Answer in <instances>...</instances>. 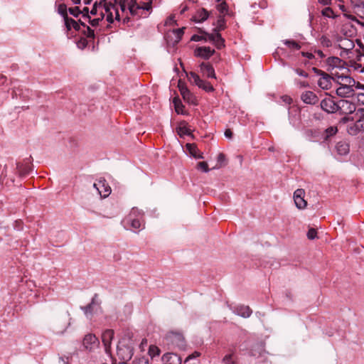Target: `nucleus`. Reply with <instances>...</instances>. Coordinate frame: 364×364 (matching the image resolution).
Wrapping results in <instances>:
<instances>
[{"mask_svg":"<svg viewBox=\"0 0 364 364\" xmlns=\"http://www.w3.org/2000/svg\"><path fill=\"white\" fill-rule=\"evenodd\" d=\"M214 25L215 27L212 33L203 32L205 36L208 37V40L213 43L218 49H221L225 46V40L222 38L220 31L225 30L226 28V21L223 16H219L216 23Z\"/></svg>","mask_w":364,"mask_h":364,"instance_id":"1","label":"nucleus"},{"mask_svg":"<svg viewBox=\"0 0 364 364\" xmlns=\"http://www.w3.org/2000/svg\"><path fill=\"white\" fill-rule=\"evenodd\" d=\"M134 341L129 338L121 340L117 347V354L123 361H129L134 354Z\"/></svg>","mask_w":364,"mask_h":364,"instance_id":"2","label":"nucleus"},{"mask_svg":"<svg viewBox=\"0 0 364 364\" xmlns=\"http://www.w3.org/2000/svg\"><path fill=\"white\" fill-rule=\"evenodd\" d=\"M166 344L171 348L183 347L184 346V338L183 335L178 332H168L164 338Z\"/></svg>","mask_w":364,"mask_h":364,"instance_id":"3","label":"nucleus"},{"mask_svg":"<svg viewBox=\"0 0 364 364\" xmlns=\"http://www.w3.org/2000/svg\"><path fill=\"white\" fill-rule=\"evenodd\" d=\"M141 218L142 214L140 211L137 208H132L125 220L127 223L130 224L133 229L137 230L142 225Z\"/></svg>","mask_w":364,"mask_h":364,"instance_id":"4","label":"nucleus"},{"mask_svg":"<svg viewBox=\"0 0 364 364\" xmlns=\"http://www.w3.org/2000/svg\"><path fill=\"white\" fill-rule=\"evenodd\" d=\"M103 10L105 16L106 15V20L112 23L114 21L113 13L112 11L115 12V19L119 21V14L118 9L116 8L115 5L112 3H106V0H103Z\"/></svg>","mask_w":364,"mask_h":364,"instance_id":"5","label":"nucleus"},{"mask_svg":"<svg viewBox=\"0 0 364 364\" xmlns=\"http://www.w3.org/2000/svg\"><path fill=\"white\" fill-rule=\"evenodd\" d=\"M313 70L317 75H321V77L319 78V80L318 81V86L323 90L330 89L331 87L332 77L327 73H324L323 71H322L316 68H313Z\"/></svg>","mask_w":364,"mask_h":364,"instance_id":"6","label":"nucleus"},{"mask_svg":"<svg viewBox=\"0 0 364 364\" xmlns=\"http://www.w3.org/2000/svg\"><path fill=\"white\" fill-rule=\"evenodd\" d=\"M355 111V105L346 100L338 101V112L342 114H348Z\"/></svg>","mask_w":364,"mask_h":364,"instance_id":"7","label":"nucleus"},{"mask_svg":"<svg viewBox=\"0 0 364 364\" xmlns=\"http://www.w3.org/2000/svg\"><path fill=\"white\" fill-rule=\"evenodd\" d=\"M179 91L181 95H182L183 100L190 104H196V97L191 92V91L188 89L184 82L181 80L178 81V85Z\"/></svg>","mask_w":364,"mask_h":364,"instance_id":"8","label":"nucleus"},{"mask_svg":"<svg viewBox=\"0 0 364 364\" xmlns=\"http://www.w3.org/2000/svg\"><path fill=\"white\" fill-rule=\"evenodd\" d=\"M93 186L103 198L107 197L111 193V188L104 178H100L97 183L93 184Z\"/></svg>","mask_w":364,"mask_h":364,"instance_id":"9","label":"nucleus"},{"mask_svg":"<svg viewBox=\"0 0 364 364\" xmlns=\"http://www.w3.org/2000/svg\"><path fill=\"white\" fill-rule=\"evenodd\" d=\"M99 340L95 335L88 333L85 336L82 345L86 350H92L99 346Z\"/></svg>","mask_w":364,"mask_h":364,"instance_id":"10","label":"nucleus"},{"mask_svg":"<svg viewBox=\"0 0 364 364\" xmlns=\"http://www.w3.org/2000/svg\"><path fill=\"white\" fill-rule=\"evenodd\" d=\"M321 109L328 113H335L338 112V102H335L331 98H325L320 103Z\"/></svg>","mask_w":364,"mask_h":364,"instance_id":"11","label":"nucleus"},{"mask_svg":"<svg viewBox=\"0 0 364 364\" xmlns=\"http://www.w3.org/2000/svg\"><path fill=\"white\" fill-rule=\"evenodd\" d=\"M305 191L304 189H296L294 193V200L296 206L299 209H304L307 205V202L304 200Z\"/></svg>","mask_w":364,"mask_h":364,"instance_id":"12","label":"nucleus"},{"mask_svg":"<svg viewBox=\"0 0 364 364\" xmlns=\"http://www.w3.org/2000/svg\"><path fill=\"white\" fill-rule=\"evenodd\" d=\"M114 332L112 329H107L102 335V341L107 353H110L111 343L114 338Z\"/></svg>","mask_w":364,"mask_h":364,"instance_id":"13","label":"nucleus"},{"mask_svg":"<svg viewBox=\"0 0 364 364\" xmlns=\"http://www.w3.org/2000/svg\"><path fill=\"white\" fill-rule=\"evenodd\" d=\"M301 100L307 105H316L318 102V96L312 91H305L301 95Z\"/></svg>","mask_w":364,"mask_h":364,"instance_id":"14","label":"nucleus"},{"mask_svg":"<svg viewBox=\"0 0 364 364\" xmlns=\"http://www.w3.org/2000/svg\"><path fill=\"white\" fill-rule=\"evenodd\" d=\"M215 53L210 47H198L195 50V55L204 59H209Z\"/></svg>","mask_w":364,"mask_h":364,"instance_id":"15","label":"nucleus"},{"mask_svg":"<svg viewBox=\"0 0 364 364\" xmlns=\"http://www.w3.org/2000/svg\"><path fill=\"white\" fill-rule=\"evenodd\" d=\"M350 4L355 14L364 19V0H350Z\"/></svg>","mask_w":364,"mask_h":364,"instance_id":"16","label":"nucleus"},{"mask_svg":"<svg viewBox=\"0 0 364 364\" xmlns=\"http://www.w3.org/2000/svg\"><path fill=\"white\" fill-rule=\"evenodd\" d=\"M336 77H337L338 82L340 84V86H350V87H353V86L355 85V81L353 78L344 75L342 73L341 75H338L336 73H333Z\"/></svg>","mask_w":364,"mask_h":364,"instance_id":"17","label":"nucleus"},{"mask_svg":"<svg viewBox=\"0 0 364 364\" xmlns=\"http://www.w3.org/2000/svg\"><path fill=\"white\" fill-rule=\"evenodd\" d=\"M181 362L180 357L176 353H167L162 356L164 364H181Z\"/></svg>","mask_w":364,"mask_h":364,"instance_id":"18","label":"nucleus"},{"mask_svg":"<svg viewBox=\"0 0 364 364\" xmlns=\"http://www.w3.org/2000/svg\"><path fill=\"white\" fill-rule=\"evenodd\" d=\"M200 71L203 75L210 78H216L214 68L208 63H202L200 65Z\"/></svg>","mask_w":364,"mask_h":364,"instance_id":"19","label":"nucleus"},{"mask_svg":"<svg viewBox=\"0 0 364 364\" xmlns=\"http://www.w3.org/2000/svg\"><path fill=\"white\" fill-rule=\"evenodd\" d=\"M336 150L338 154L346 156L350 151V145L346 141H340L336 145Z\"/></svg>","mask_w":364,"mask_h":364,"instance_id":"20","label":"nucleus"},{"mask_svg":"<svg viewBox=\"0 0 364 364\" xmlns=\"http://www.w3.org/2000/svg\"><path fill=\"white\" fill-rule=\"evenodd\" d=\"M353 89L350 86H339L336 90V94L342 97H348L353 95Z\"/></svg>","mask_w":364,"mask_h":364,"instance_id":"21","label":"nucleus"},{"mask_svg":"<svg viewBox=\"0 0 364 364\" xmlns=\"http://www.w3.org/2000/svg\"><path fill=\"white\" fill-rule=\"evenodd\" d=\"M234 312L243 318H248L250 316L252 311L248 306L241 305L237 306Z\"/></svg>","mask_w":364,"mask_h":364,"instance_id":"22","label":"nucleus"},{"mask_svg":"<svg viewBox=\"0 0 364 364\" xmlns=\"http://www.w3.org/2000/svg\"><path fill=\"white\" fill-rule=\"evenodd\" d=\"M186 147L189 151L190 154L195 159H203V153L199 151L196 144H186Z\"/></svg>","mask_w":364,"mask_h":364,"instance_id":"23","label":"nucleus"},{"mask_svg":"<svg viewBox=\"0 0 364 364\" xmlns=\"http://www.w3.org/2000/svg\"><path fill=\"white\" fill-rule=\"evenodd\" d=\"M327 65L332 67L333 69L335 68H343L345 62L338 57H329L326 60Z\"/></svg>","mask_w":364,"mask_h":364,"instance_id":"24","label":"nucleus"},{"mask_svg":"<svg viewBox=\"0 0 364 364\" xmlns=\"http://www.w3.org/2000/svg\"><path fill=\"white\" fill-rule=\"evenodd\" d=\"M128 8L130 14L132 16H138L139 17H141L142 15L139 14V11L141 10L142 7L139 5L136 2V0H130L128 3Z\"/></svg>","mask_w":364,"mask_h":364,"instance_id":"25","label":"nucleus"},{"mask_svg":"<svg viewBox=\"0 0 364 364\" xmlns=\"http://www.w3.org/2000/svg\"><path fill=\"white\" fill-rule=\"evenodd\" d=\"M208 11L205 9H201L196 12L194 16H193V21L200 23L205 21L208 18Z\"/></svg>","mask_w":364,"mask_h":364,"instance_id":"26","label":"nucleus"},{"mask_svg":"<svg viewBox=\"0 0 364 364\" xmlns=\"http://www.w3.org/2000/svg\"><path fill=\"white\" fill-rule=\"evenodd\" d=\"M16 168L21 175L26 176L30 173L31 166L28 161L25 164L18 162L16 164Z\"/></svg>","mask_w":364,"mask_h":364,"instance_id":"27","label":"nucleus"},{"mask_svg":"<svg viewBox=\"0 0 364 364\" xmlns=\"http://www.w3.org/2000/svg\"><path fill=\"white\" fill-rule=\"evenodd\" d=\"M361 126L358 119H356L355 123L348 126L347 132L350 135H356L358 132H363Z\"/></svg>","mask_w":364,"mask_h":364,"instance_id":"28","label":"nucleus"},{"mask_svg":"<svg viewBox=\"0 0 364 364\" xmlns=\"http://www.w3.org/2000/svg\"><path fill=\"white\" fill-rule=\"evenodd\" d=\"M65 25L68 31H70L72 28H73L77 31H81L80 25L79 23L70 17H68L65 21Z\"/></svg>","mask_w":364,"mask_h":364,"instance_id":"29","label":"nucleus"},{"mask_svg":"<svg viewBox=\"0 0 364 364\" xmlns=\"http://www.w3.org/2000/svg\"><path fill=\"white\" fill-rule=\"evenodd\" d=\"M217 10L220 12V16H225V14L228 12V6L225 1H221L220 2H218L216 6Z\"/></svg>","mask_w":364,"mask_h":364,"instance_id":"30","label":"nucleus"},{"mask_svg":"<svg viewBox=\"0 0 364 364\" xmlns=\"http://www.w3.org/2000/svg\"><path fill=\"white\" fill-rule=\"evenodd\" d=\"M105 14L102 10L100 11V16L95 18L92 19L91 17L88 18L86 21L91 24L92 26L96 27L99 25L100 21H102L104 19Z\"/></svg>","mask_w":364,"mask_h":364,"instance_id":"31","label":"nucleus"},{"mask_svg":"<svg viewBox=\"0 0 364 364\" xmlns=\"http://www.w3.org/2000/svg\"><path fill=\"white\" fill-rule=\"evenodd\" d=\"M196 85L206 92H213L214 90L213 85L210 82L203 80H201V82L196 83Z\"/></svg>","mask_w":364,"mask_h":364,"instance_id":"32","label":"nucleus"},{"mask_svg":"<svg viewBox=\"0 0 364 364\" xmlns=\"http://www.w3.org/2000/svg\"><path fill=\"white\" fill-rule=\"evenodd\" d=\"M284 43L291 50H298L301 48V46L294 40H285Z\"/></svg>","mask_w":364,"mask_h":364,"instance_id":"33","label":"nucleus"},{"mask_svg":"<svg viewBox=\"0 0 364 364\" xmlns=\"http://www.w3.org/2000/svg\"><path fill=\"white\" fill-rule=\"evenodd\" d=\"M58 11L63 16L64 21L69 17L68 15L67 6L65 4H60L58 6Z\"/></svg>","mask_w":364,"mask_h":364,"instance_id":"34","label":"nucleus"},{"mask_svg":"<svg viewBox=\"0 0 364 364\" xmlns=\"http://www.w3.org/2000/svg\"><path fill=\"white\" fill-rule=\"evenodd\" d=\"M355 116L357 117V119L360 124H361V128L363 132H364V110L363 109H358L355 112Z\"/></svg>","mask_w":364,"mask_h":364,"instance_id":"35","label":"nucleus"},{"mask_svg":"<svg viewBox=\"0 0 364 364\" xmlns=\"http://www.w3.org/2000/svg\"><path fill=\"white\" fill-rule=\"evenodd\" d=\"M184 29H185V28L183 27V28L175 29L173 31V34H174L175 37H176V39L174 41L175 43H177L181 41V39L184 33Z\"/></svg>","mask_w":364,"mask_h":364,"instance_id":"36","label":"nucleus"},{"mask_svg":"<svg viewBox=\"0 0 364 364\" xmlns=\"http://www.w3.org/2000/svg\"><path fill=\"white\" fill-rule=\"evenodd\" d=\"M103 4H104V1L103 0H102L99 4H97V2H95L90 11V14L93 16L95 15H97V13H98V10L100 9H102V10L103 11Z\"/></svg>","mask_w":364,"mask_h":364,"instance_id":"37","label":"nucleus"},{"mask_svg":"<svg viewBox=\"0 0 364 364\" xmlns=\"http://www.w3.org/2000/svg\"><path fill=\"white\" fill-rule=\"evenodd\" d=\"M321 14L323 16L328 18H336V16L334 15V12L331 7H326L321 11Z\"/></svg>","mask_w":364,"mask_h":364,"instance_id":"38","label":"nucleus"},{"mask_svg":"<svg viewBox=\"0 0 364 364\" xmlns=\"http://www.w3.org/2000/svg\"><path fill=\"white\" fill-rule=\"evenodd\" d=\"M338 129L336 127H330L327 128L325 131L326 136L324 137L325 140H328V139L336 134Z\"/></svg>","mask_w":364,"mask_h":364,"instance_id":"39","label":"nucleus"},{"mask_svg":"<svg viewBox=\"0 0 364 364\" xmlns=\"http://www.w3.org/2000/svg\"><path fill=\"white\" fill-rule=\"evenodd\" d=\"M173 102L175 106L176 112L178 114L181 113L182 112V108L183 107V106L181 102V100L178 97H174L173 100Z\"/></svg>","mask_w":364,"mask_h":364,"instance_id":"40","label":"nucleus"},{"mask_svg":"<svg viewBox=\"0 0 364 364\" xmlns=\"http://www.w3.org/2000/svg\"><path fill=\"white\" fill-rule=\"evenodd\" d=\"M80 31L82 32L87 38H95L94 31L91 29L90 27H89L88 26H86L85 28H83V29L81 28V31Z\"/></svg>","mask_w":364,"mask_h":364,"instance_id":"41","label":"nucleus"},{"mask_svg":"<svg viewBox=\"0 0 364 364\" xmlns=\"http://www.w3.org/2000/svg\"><path fill=\"white\" fill-rule=\"evenodd\" d=\"M178 134L181 136L183 135H190L191 134V130L187 127L186 125L180 126L178 128Z\"/></svg>","mask_w":364,"mask_h":364,"instance_id":"42","label":"nucleus"},{"mask_svg":"<svg viewBox=\"0 0 364 364\" xmlns=\"http://www.w3.org/2000/svg\"><path fill=\"white\" fill-rule=\"evenodd\" d=\"M294 83L299 88H306L310 86L309 82L306 80H301L300 79H295Z\"/></svg>","mask_w":364,"mask_h":364,"instance_id":"43","label":"nucleus"},{"mask_svg":"<svg viewBox=\"0 0 364 364\" xmlns=\"http://www.w3.org/2000/svg\"><path fill=\"white\" fill-rule=\"evenodd\" d=\"M203 32H205V31L200 30V33H202L203 35L202 36L193 35L191 37V41H202V40L209 41L208 37L207 36H205Z\"/></svg>","mask_w":364,"mask_h":364,"instance_id":"44","label":"nucleus"},{"mask_svg":"<svg viewBox=\"0 0 364 364\" xmlns=\"http://www.w3.org/2000/svg\"><path fill=\"white\" fill-rule=\"evenodd\" d=\"M149 354L151 357L159 355L160 354V349L156 346H150L149 349Z\"/></svg>","mask_w":364,"mask_h":364,"instance_id":"45","label":"nucleus"},{"mask_svg":"<svg viewBox=\"0 0 364 364\" xmlns=\"http://www.w3.org/2000/svg\"><path fill=\"white\" fill-rule=\"evenodd\" d=\"M187 76L188 77L190 80H193L195 84L201 82V79L200 78L198 75L194 72H191L189 74H187Z\"/></svg>","mask_w":364,"mask_h":364,"instance_id":"46","label":"nucleus"},{"mask_svg":"<svg viewBox=\"0 0 364 364\" xmlns=\"http://www.w3.org/2000/svg\"><path fill=\"white\" fill-rule=\"evenodd\" d=\"M321 43L325 47H330L332 45L331 41L326 36H322L320 38Z\"/></svg>","mask_w":364,"mask_h":364,"instance_id":"47","label":"nucleus"},{"mask_svg":"<svg viewBox=\"0 0 364 364\" xmlns=\"http://www.w3.org/2000/svg\"><path fill=\"white\" fill-rule=\"evenodd\" d=\"M68 11L71 15H73L75 17H78V16L81 14V10L78 6L69 8Z\"/></svg>","mask_w":364,"mask_h":364,"instance_id":"48","label":"nucleus"},{"mask_svg":"<svg viewBox=\"0 0 364 364\" xmlns=\"http://www.w3.org/2000/svg\"><path fill=\"white\" fill-rule=\"evenodd\" d=\"M132 364H149L148 359L145 357L136 358Z\"/></svg>","mask_w":364,"mask_h":364,"instance_id":"49","label":"nucleus"},{"mask_svg":"<svg viewBox=\"0 0 364 364\" xmlns=\"http://www.w3.org/2000/svg\"><path fill=\"white\" fill-rule=\"evenodd\" d=\"M197 168L198 169L203 170L205 172H208L209 171L208 165L207 162H205V161L198 162L197 164Z\"/></svg>","mask_w":364,"mask_h":364,"instance_id":"50","label":"nucleus"},{"mask_svg":"<svg viewBox=\"0 0 364 364\" xmlns=\"http://www.w3.org/2000/svg\"><path fill=\"white\" fill-rule=\"evenodd\" d=\"M94 306L91 304H87L86 306L81 307V309L84 311L85 315L88 316L89 314H92L93 311Z\"/></svg>","mask_w":364,"mask_h":364,"instance_id":"51","label":"nucleus"},{"mask_svg":"<svg viewBox=\"0 0 364 364\" xmlns=\"http://www.w3.org/2000/svg\"><path fill=\"white\" fill-rule=\"evenodd\" d=\"M317 232L314 228H310L307 232V237L309 240H314L316 237Z\"/></svg>","mask_w":364,"mask_h":364,"instance_id":"52","label":"nucleus"},{"mask_svg":"<svg viewBox=\"0 0 364 364\" xmlns=\"http://www.w3.org/2000/svg\"><path fill=\"white\" fill-rule=\"evenodd\" d=\"M223 364H235L232 359V354L226 355L223 359Z\"/></svg>","mask_w":364,"mask_h":364,"instance_id":"53","label":"nucleus"},{"mask_svg":"<svg viewBox=\"0 0 364 364\" xmlns=\"http://www.w3.org/2000/svg\"><path fill=\"white\" fill-rule=\"evenodd\" d=\"M175 16L171 15L167 18L165 22L166 26L176 25V21L174 20Z\"/></svg>","mask_w":364,"mask_h":364,"instance_id":"54","label":"nucleus"},{"mask_svg":"<svg viewBox=\"0 0 364 364\" xmlns=\"http://www.w3.org/2000/svg\"><path fill=\"white\" fill-rule=\"evenodd\" d=\"M294 70H295L296 73H297L299 75L302 76L306 78L309 77V74L306 72H305L304 70L300 69V68H296Z\"/></svg>","mask_w":364,"mask_h":364,"instance_id":"55","label":"nucleus"},{"mask_svg":"<svg viewBox=\"0 0 364 364\" xmlns=\"http://www.w3.org/2000/svg\"><path fill=\"white\" fill-rule=\"evenodd\" d=\"M81 14H82V18L85 20H87L90 17L89 15V9L87 7L83 8V9L81 11Z\"/></svg>","mask_w":364,"mask_h":364,"instance_id":"56","label":"nucleus"},{"mask_svg":"<svg viewBox=\"0 0 364 364\" xmlns=\"http://www.w3.org/2000/svg\"><path fill=\"white\" fill-rule=\"evenodd\" d=\"M346 48L345 49L346 50H351L354 48V43L353 42L350 41H348V40H345V42H344V44H343Z\"/></svg>","mask_w":364,"mask_h":364,"instance_id":"57","label":"nucleus"},{"mask_svg":"<svg viewBox=\"0 0 364 364\" xmlns=\"http://www.w3.org/2000/svg\"><path fill=\"white\" fill-rule=\"evenodd\" d=\"M282 100L283 102H284L285 103H287L288 105H290L292 102L291 97L288 96V95L282 96Z\"/></svg>","mask_w":364,"mask_h":364,"instance_id":"58","label":"nucleus"},{"mask_svg":"<svg viewBox=\"0 0 364 364\" xmlns=\"http://www.w3.org/2000/svg\"><path fill=\"white\" fill-rule=\"evenodd\" d=\"M141 7H142L141 10L150 11L151 9V2L144 3V6H141Z\"/></svg>","mask_w":364,"mask_h":364,"instance_id":"59","label":"nucleus"},{"mask_svg":"<svg viewBox=\"0 0 364 364\" xmlns=\"http://www.w3.org/2000/svg\"><path fill=\"white\" fill-rule=\"evenodd\" d=\"M358 101L364 105V93H358L357 94Z\"/></svg>","mask_w":364,"mask_h":364,"instance_id":"60","label":"nucleus"},{"mask_svg":"<svg viewBox=\"0 0 364 364\" xmlns=\"http://www.w3.org/2000/svg\"><path fill=\"white\" fill-rule=\"evenodd\" d=\"M301 55L304 57H306L309 59H312L314 57L311 53H308V52H301Z\"/></svg>","mask_w":364,"mask_h":364,"instance_id":"61","label":"nucleus"},{"mask_svg":"<svg viewBox=\"0 0 364 364\" xmlns=\"http://www.w3.org/2000/svg\"><path fill=\"white\" fill-rule=\"evenodd\" d=\"M232 132L230 129H227L225 132V136L227 138L231 139L232 136Z\"/></svg>","mask_w":364,"mask_h":364,"instance_id":"62","label":"nucleus"},{"mask_svg":"<svg viewBox=\"0 0 364 364\" xmlns=\"http://www.w3.org/2000/svg\"><path fill=\"white\" fill-rule=\"evenodd\" d=\"M225 154L223 153L219 154V155L218 156V161L220 163H222L223 161H225Z\"/></svg>","mask_w":364,"mask_h":364,"instance_id":"63","label":"nucleus"},{"mask_svg":"<svg viewBox=\"0 0 364 364\" xmlns=\"http://www.w3.org/2000/svg\"><path fill=\"white\" fill-rule=\"evenodd\" d=\"M318 1L324 6L330 5L331 4V0H318Z\"/></svg>","mask_w":364,"mask_h":364,"instance_id":"64","label":"nucleus"}]
</instances>
